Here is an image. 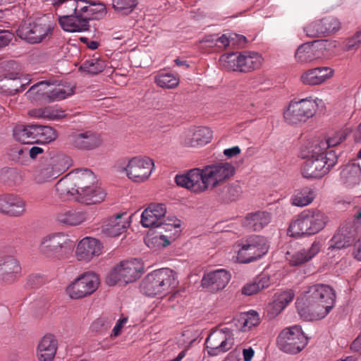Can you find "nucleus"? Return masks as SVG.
I'll use <instances>...</instances> for the list:
<instances>
[{"mask_svg": "<svg viewBox=\"0 0 361 361\" xmlns=\"http://www.w3.org/2000/svg\"><path fill=\"white\" fill-rule=\"evenodd\" d=\"M179 78L171 73H159V87L172 89L179 84Z\"/></svg>", "mask_w": 361, "mask_h": 361, "instance_id": "obj_54", "label": "nucleus"}, {"mask_svg": "<svg viewBox=\"0 0 361 361\" xmlns=\"http://www.w3.org/2000/svg\"><path fill=\"white\" fill-rule=\"evenodd\" d=\"M336 295L329 286L315 284L309 286L297 299L296 308L300 317L306 321L324 318L335 305Z\"/></svg>", "mask_w": 361, "mask_h": 361, "instance_id": "obj_1", "label": "nucleus"}, {"mask_svg": "<svg viewBox=\"0 0 361 361\" xmlns=\"http://www.w3.org/2000/svg\"><path fill=\"white\" fill-rule=\"evenodd\" d=\"M322 244L319 241L314 240L310 247L299 250L288 251L286 252V259L291 266H300L312 259L320 251Z\"/></svg>", "mask_w": 361, "mask_h": 361, "instance_id": "obj_29", "label": "nucleus"}, {"mask_svg": "<svg viewBox=\"0 0 361 361\" xmlns=\"http://www.w3.org/2000/svg\"><path fill=\"white\" fill-rule=\"evenodd\" d=\"M338 42L334 40L304 43L296 49L295 59L298 63L302 65L312 63L318 59L326 57L338 47Z\"/></svg>", "mask_w": 361, "mask_h": 361, "instance_id": "obj_12", "label": "nucleus"}, {"mask_svg": "<svg viewBox=\"0 0 361 361\" xmlns=\"http://www.w3.org/2000/svg\"><path fill=\"white\" fill-rule=\"evenodd\" d=\"M270 284L271 279L269 275L267 273H262L253 281L246 283L243 287L242 293L245 295H252L268 288Z\"/></svg>", "mask_w": 361, "mask_h": 361, "instance_id": "obj_40", "label": "nucleus"}, {"mask_svg": "<svg viewBox=\"0 0 361 361\" xmlns=\"http://www.w3.org/2000/svg\"><path fill=\"white\" fill-rule=\"evenodd\" d=\"M58 349V341L52 334L44 336L39 341L36 356L38 361H53Z\"/></svg>", "mask_w": 361, "mask_h": 361, "instance_id": "obj_31", "label": "nucleus"}, {"mask_svg": "<svg viewBox=\"0 0 361 361\" xmlns=\"http://www.w3.org/2000/svg\"><path fill=\"white\" fill-rule=\"evenodd\" d=\"M27 153V149L15 147L11 149L9 155L13 160L16 161H21Z\"/></svg>", "mask_w": 361, "mask_h": 361, "instance_id": "obj_57", "label": "nucleus"}, {"mask_svg": "<svg viewBox=\"0 0 361 361\" xmlns=\"http://www.w3.org/2000/svg\"><path fill=\"white\" fill-rule=\"evenodd\" d=\"M144 271L143 262L137 258L121 261L116 264L106 276L109 286L118 283L128 284L137 280Z\"/></svg>", "mask_w": 361, "mask_h": 361, "instance_id": "obj_9", "label": "nucleus"}, {"mask_svg": "<svg viewBox=\"0 0 361 361\" xmlns=\"http://www.w3.org/2000/svg\"><path fill=\"white\" fill-rule=\"evenodd\" d=\"M231 275L223 269L205 274L202 279V286L212 290L223 289L229 282Z\"/></svg>", "mask_w": 361, "mask_h": 361, "instance_id": "obj_34", "label": "nucleus"}, {"mask_svg": "<svg viewBox=\"0 0 361 361\" xmlns=\"http://www.w3.org/2000/svg\"><path fill=\"white\" fill-rule=\"evenodd\" d=\"M220 65L228 71H241V53H228L219 59Z\"/></svg>", "mask_w": 361, "mask_h": 361, "instance_id": "obj_49", "label": "nucleus"}, {"mask_svg": "<svg viewBox=\"0 0 361 361\" xmlns=\"http://www.w3.org/2000/svg\"><path fill=\"white\" fill-rule=\"evenodd\" d=\"M68 168V157L57 153L39 164L34 170L32 178L37 184L51 182Z\"/></svg>", "mask_w": 361, "mask_h": 361, "instance_id": "obj_11", "label": "nucleus"}, {"mask_svg": "<svg viewBox=\"0 0 361 361\" xmlns=\"http://www.w3.org/2000/svg\"><path fill=\"white\" fill-rule=\"evenodd\" d=\"M44 152V149L38 146H33L30 149H27V152L32 159H37L39 155L42 154Z\"/></svg>", "mask_w": 361, "mask_h": 361, "instance_id": "obj_64", "label": "nucleus"}, {"mask_svg": "<svg viewBox=\"0 0 361 361\" xmlns=\"http://www.w3.org/2000/svg\"><path fill=\"white\" fill-rule=\"evenodd\" d=\"M324 105L322 99L312 97L291 102L283 111V118L290 124L305 122L315 114L317 108Z\"/></svg>", "mask_w": 361, "mask_h": 361, "instance_id": "obj_8", "label": "nucleus"}, {"mask_svg": "<svg viewBox=\"0 0 361 361\" xmlns=\"http://www.w3.org/2000/svg\"><path fill=\"white\" fill-rule=\"evenodd\" d=\"M146 245L150 248L156 250L158 247V234L156 229H149L145 238Z\"/></svg>", "mask_w": 361, "mask_h": 361, "instance_id": "obj_56", "label": "nucleus"}, {"mask_svg": "<svg viewBox=\"0 0 361 361\" xmlns=\"http://www.w3.org/2000/svg\"><path fill=\"white\" fill-rule=\"evenodd\" d=\"M233 345V334L228 328L212 331L206 339V350L212 356L226 352Z\"/></svg>", "mask_w": 361, "mask_h": 361, "instance_id": "obj_18", "label": "nucleus"}, {"mask_svg": "<svg viewBox=\"0 0 361 361\" xmlns=\"http://www.w3.org/2000/svg\"><path fill=\"white\" fill-rule=\"evenodd\" d=\"M207 190H213L223 185L231 179L235 172L233 164L219 161L202 168Z\"/></svg>", "mask_w": 361, "mask_h": 361, "instance_id": "obj_15", "label": "nucleus"}, {"mask_svg": "<svg viewBox=\"0 0 361 361\" xmlns=\"http://www.w3.org/2000/svg\"><path fill=\"white\" fill-rule=\"evenodd\" d=\"M294 296V292L291 289L276 293L267 307L268 317L274 319L278 316L292 302Z\"/></svg>", "mask_w": 361, "mask_h": 361, "instance_id": "obj_30", "label": "nucleus"}, {"mask_svg": "<svg viewBox=\"0 0 361 361\" xmlns=\"http://www.w3.org/2000/svg\"><path fill=\"white\" fill-rule=\"evenodd\" d=\"M271 220V216L267 212H257L247 216L244 221V225L247 228L253 231H260L268 225Z\"/></svg>", "mask_w": 361, "mask_h": 361, "instance_id": "obj_39", "label": "nucleus"}, {"mask_svg": "<svg viewBox=\"0 0 361 361\" xmlns=\"http://www.w3.org/2000/svg\"><path fill=\"white\" fill-rule=\"evenodd\" d=\"M97 183L94 174L88 169L72 171L62 178L56 184V191L61 198H71L74 192L88 189Z\"/></svg>", "mask_w": 361, "mask_h": 361, "instance_id": "obj_5", "label": "nucleus"}, {"mask_svg": "<svg viewBox=\"0 0 361 361\" xmlns=\"http://www.w3.org/2000/svg\"><path fill=\"white\" fill-rule=\"evenodd\" d=\"M307 338L299 325L284 328L276 338L278 348L289 354L300 353L307 345Z\"/></svg>", "mask_w": 361, "mask_h": 361, "instance_id": "obj_14", "label": "nucleus"}, {"mask_svg": "<svg viewBox=\"0 0 361 361\" xmlns=\"http://www.w3.org/2000/svg\"><path fill=\"white\" fill-rule=\"evenodd\" d=\"M302 166V174L305 178H320L325 176L337 162V156L333 151L326 153L313 145Z\"/></svg>", "mask_w": 361, "mask_h": 361, "instance_id": "obj_3", "label": "nucleus"}, {"mask_svg": "<svg viewBox=\"0 0 361 361\" xmlns=\"http://www.w3.org/2000/svg\"><path fill=\"white\" fill-rule=\"evenodd\" d=\"M267 240L260 235L252 236L233 248V259L239 263H250L260 259L269 250Z\"/></svg>", "mask_w": 361, "mask_h": 361, "instance_id": "obj_7", "label": "nucleus"}, {"mask_svg": "<svg viewBox=\"0 0 361 361\" xmlns=\"http://www.w3.org/2000/svg\"><path fill=\"white\" fill-rule=\"evenodd\" d=\"M176 184L195 192H202L207 190L202 168H195L188 172L176 175Z\"/></svg>", "mask_w": 361, "mask_h": 361, "instance_id": "obj_21", "label": "nucleus"}, {"mask_svg": "<svg viewBox=\"0 0 361 361\" xmlns=\"http://www.w3.org/2000/svg\"><path fill=\"white\" fill-rule=\"evenodd\" d=\"M99 285L98 276L85 272L71 281L65 288L66 295L71 300H80L93 294Z\"/></svg>", "mask_w": 361, "mask_h": 361, "instance_id": "obj_13", "label": "nucleus"}, {"mask_svg": "<svg viewBox=\"0 0 361 361\" xmlns=\"http://www.w3.org/2000/svg\"><path fill=\"white\" fill-rule=\"evenodd\" d=\"M351 242V237L347 235L346 231L343 228L339 231L331 238L329 250L341 249L348 246Z\"/></svg>", "mask_w": 361, "mask_h": 361, "instance_id": "obj_52", "label": "nucleus"}, {"mask_svg": "<svg viewBox=\"0 0 361 361\" xmlns=\"http://www.w3.org/2000/svg\"><path fill=\"white\" fill-rule=\"evenodd\" d=\"M361 43V29L350 38L346 42V49L352 50Z\"/></svg>", "mask_w": 361, "mask_h": 361, "instance_id": "obj_58", "label": "nucleus"}, {"mask_svg": "<svg viewBox=\"0 0 361 361\" xmlns=\"http://www.w3.org/2000/svg\"><path fill=\"white\" fill-rule=\"evenodd\" d=\"M240 148L238 146H234L231 148L225 149L223 154L226 158L231 159L240 154Z\"/></svg>", "mask_w": 361, "mask_h": 361, "instance_id": "obj_63", "label": "nucleus"}, {"mask_svg": "<svg viewBox=\"0 0 361 361\" xmlns=\"http://www.w3.org/2000/svg\"><path fill=\"white\" fill-rule=\"evenodd\" d=\"M347 137V130L341 129L329 134L324 140H321L314 145H317L319 150L326 153L329 147H333L338 145L343 142Z\"/></svg>", "mask_w": 361, "mask_h": 361, "instance_id": "obj_42", "label": "nucleus"}, {"mask_svg": "<svg viewBox=\"0 0 361 361\" xmlns=\"http://www.w3.org/2000/svg\"><path fill=\"white\" fill-rule=\"evenodd\" d=\"M103 245L97 239L85 237L80 240L75 249V256L78 261L88 262L102 254Z\"/></svg>", "mask_w": 361, "mask_h": 361, "instance_id": "obj_23", "label": "nucleus"}, {"mask_svg": "<svg viewBox=\"0 0 361 361\" xmlns=\"http://www.w3.org/2000/svg\"><path fill=\"white\" fill-rule=\"evenodd\" d=\"M141 224L143 227L157 230L158 227V204H151L142 212Z\"/></svg>", "mask_w": 361, "mask_h": 361, "instance_id": "obj_48", "label": "nucleus"}, {"mask_svg": "<svg viewBox=\"0 0 361 361\" xmlns=\"http://www.w3.org/2000/svg\"><path fill=\"white\" fill-rule=\"evenodd\" d=\"M77 14L86 20L87 25H90L91 20L103 18L106 14V8L102 3L80 0Z\"/></svg>", "mask_w": 361, "mask_h": 361, "instance_id": "obj_28", "label": "nucleus"}, {"mask_svg": "<svg viewBox=\"0 0 361 361\" xmlns=\"http://www.w3.org/2000/svg\"><path fill=\"white\" fill-rule=\"evenodd\" d=\"M166 208L159 204V247H166L180 235L181 221L174 216L165 217Z\"/></svg>", "mask_w": 361, "mask_h": 361, "instance_id": "obj_16", "label": "nucleus"}, {"mask_svg": "<svg viewBox=\"0 0 361 361\" xmlns=\"http://www.w3.org/2000/svg\"><path fill=\"white\" fill-rule=\"evenodd\" d=\"M329 221L328 216L317 209L304 210L290 223L288 235L298 238L311 236L322 231Z\"/></svg>", "mask_w": 361, "mask_h": 361, "instance_id": "obj_2", "label": "nucleus"}, {"mask_svg": "<svg viewBox=\"0 0 361 361\" xmlns=\"http://www.w3.org/2000/svg\"><path fill=\"white\" fill-rule=\"evenodd\" d=\"M71 145L81 150H92L99 147L103 142L101 134L87 130L72 134L69 136Z\"/></svg>", "mask_w": 361, "mask_h": 361, "instance_id": "obj_25", "label": "nucleus"}, {"mask_svg": "<svg viewBox=\"0 0 361 361\" xmlns=\"http://www.w3.org/2000/svg\"><path fill=\"white\" fill-rule=\"evenodd\" d=\"M105 67L106 63L104 61L97 57H93L85 61L80 66V69L83 72L94 75L102 72Z\"/></svg>", "mask_w": 361, "mask_h": 361, "instance_id": "obj_51", "label": "nucleus"}, {"mask_svg": "<svg viewBox=\"0 0 361 361\" xmlns=\"http://www.w3.org/2000/svg\"><path fill=\"white\" fill-rule=\"evenodd\" d=\"M35 143L49 144L58 137L56 130L49 126L36 125Z\"/></svg>", "mask_w": 361, "mask_h": 361, "instance_id": "obj_46", "label": "nucleus"}, {"mask_svg": "<svg viewBox=\"0 0 361 361\" xmlns=\"http://www.w3.org/2000/svg\"><path fill=\"white\" fill-rule=\"evenodd\" d=\"M74 192L71 199L86 204H96L103 202L106 197L105 191L96 183L88 189Z\"/></svg>", "mask_w": 361, "mask_h": 361, "instance_id": "obj_33", "label": "nucleus"}, {"mask_svg": "<svg viewBox=\"0 0 361 361\" xmlns=\"http://www.w3.org/2000/svg\"><path fill=\"white\" fill-rule=\"evenodd\" d=\"M56 219L64 226H77L87 219V214L78 209H64L56 214Z\"/></svg>", "mask_w": 361, "mask_h": 361, "instance_id": "obj_36", "label": "nucleus"}, {"mask_svg": "<svg viewBox=\"0 0 361 361\" xmlns=\"http://www.w3.org/2000/svg\"><path fill=\"white\" fill-rule=\"evenodd\" d=\"M135 4V0H112V6L114 10L122 14L130 13Z\"/></svg>", "mask_w": 361, "mask_h": 361, "instance_id": "obj_55", "label": "nucleus"}, {"mask_svg": "<svg viewBox=\"0 0 361 361\" xmlns=\"http://www.w3.org/2000/svg\"><path fill=\"white\" fill-rule=\"evenodd\" d=\"M212 138L213 132L209 128L192 126L181 133L180 142L185 147L200 148L209 144Z\"/></svg>", "mask_w": 361, "mask_h": 361, "instance_id": "obj_17", "label": "nucleus"}, {"mask_svg": "<svg viewBox=\"0 0 361 361\" xmlns=\"http://www.w3.org/2000/svg\"><path fill=\"white\" fill-rule=\"evenodd\" d=\"M59 23L62 30L67 32H83L90 28L86 20L77 13L59 15Z\"/></svg>", "mask_w": 361, "mask_h": 361, "instance_id": "obj_35", "label": "nucleus"}, {"mask_svg": "<svg viewBox=\"0 0 361 361\" xmlns=\"http://www.w3.org/2000/svg\"><path fill=\"white\" fill-rule=\"evenodd\" d=\"M178 281L176 273L170 269H159V295H166L172 293Z\"/></svg>", "mask_w": 361, "mask_h": 361, "instance_id": "obj_37", "label": "nucleus"}, {"mask_svg": "<svg viewBox=\"0 0 361 361\" xmlns=\"http://www.w3.org/2000/svg\"><path fill=\"white\" fill-rule=\"evenodd\" d=\"M141 292L146 296L155 297L158 292V271L149 273L142 281Z\"/></svg>", "mask_w": 361, "mask_h": 361, "instance_id": "obj_44", "label": "nucleus"}, {"mask_svg": "<svg viewBox=\"0 0 361 361\" xmlns=\"http://www.w3.org/2000/svg\"><path fill=\"white\" fill-rule=\"evenodd\" d=\"M80 0H51V4L57 13L63 15L77 13Z\"/></svg>", "mask_w": 361, "mask_h": 361, "instance_id": "obj_50", "label": "nucleus"}, {"mask_svg": "<svg viewBox=\"0 0 361 361\" xmlns=\"http://www.w3.org/2000/svg\"><path fill=\"white\" fill-rule=\"evenodd\" d=\"M45 119L59 121L66 117V111L58 106H49L44 108Z\"/></svg>", "mask_w": 361, "mask_h": 361, "instance_id": "obj_53", "label": "nucleus"}, {"mask_svg": "<svg viewBox=\"0 0 361 361\" xmlns=\"http://www.w3.org/2000/svg\"><path fill=\"white\" fill-rule=\"evenodd\" d=\"M259 322V317L256 312L241 313L236 319L235 325L241 331L246 332Z\"/></svg>", "mask_w": 361, "mask_h": 361, "instance_id": "obj_43", "label": "nucleus"}, {"mask_svg": "<svg viewBox=\"0 0 361 361\" xmlns=\"http://www.w3.org/2000/svg\"><path fill=\"white\" fill-rule=\"evenodd\" d=\"M53 27L51 24L42 20L40 23L30 24L19 30L20 36L30 43H39L51 34Z\"/></svg>", "mask_w": 361, "mask_h": 361, "instance_id": "obj_27", "label": "nucleus"}, {"mask_svg": "<svg viewBox=\"0 0 361 361\" xmlns=\"http://www.w3.org/2000/svg\"><path fill=\"white\" fill-rule=\"evenodd\" d=\"M335 75V70L330 66H317L304 71L300 77V82L309 86H319L326 83Z\"/></svg>", "mask_w": 361, "mask_h": 361, "instance_id": "obj_22", "label": "nucleus"}, {"mask_svg": "<svg viewBox=\"0 0 361 361\" xmlns=\"http://www.w3.org/2000/svg\"><path fill=\"white\" fill-rule=\"evenodd\" d=\"M127 322H128L127 317H123V318L118 319L112 330L111 336H112V337L118 336L121 334V333L122 332L123 329L126 326Z\"/></svg>", "mask_w": 361, "mask_h": 361, "instance_id": "obj_59", "label": "nucleus"}, {"mask_svg": "<svg viewBox=\"0 0 361 361\" xmlns=\"http://www.w3.org/2000/svg\"><path fill=\"white\" fill-rule=\"evenodd\" d=\"M128 214L126 212L118 213L106 219L101 225V233L109 237L121 234L128 225Z\"/></svg>", "mask_w": 361, "mask_h": 361, "instance_id": "obj_26", "label": "nucleus"}, {"mask_svg": "<svg viewBox=\"0 0 361 361\" xmlns=\"http://www.w3.org/2000/svg\"><path fill=\"white\" fill-rule=\"evenodd\" d=\"M19 78L18 73H10L4 78L0 79V92L8 94H15L18 92L23 91V88L17 82Z\"/></svg>", "mask_w": 361, "mask_h": 361, "instance_id": "obj_47", "label": "nucleus"}, {"mask_svg": "<svg viewBox=\"0 0 361 361\" xmlns=\"http://www.w3.org/2000/svg\"><path fill=\"white\" fill-rule=\"evenodd\" d=\"M231 44V32L217 36V47H226Z\"/></svg>", "mask_w": 361, "mask_h": 361, "instance_id": "obj_61", "label": "nucleus"}, {"mask_svg": "<svg viewBox=\"0 0 361 361\" xmlns=\"http://www.w3.org/2000/svg\"><path fill=\"white\" fill-rule=\"evenodd\" d=\"M231 44L242 47L246 43V37L243 35L231 32Z\"/></svg>", "mask_w": 361, "mask_h": 361, "instance_id": "obj_62", "label": "nucleus"}, {"mask_svg": "<svg viewBox=\"0 0 361 361\" xmlns=\"http://www.w3.org/2000/svg\"><path fill=\"white\" fill-rule=\"evenodd\" d=\"M121 171L133 183H141L147 181L154 170L152 159L142 155L126 158L119 166Z\"/></svg>", "mask_w": 361, "mask_h": 361, "instance_id": "obj_10", "label": "nucleus"}, {"mask_svg": "<svg viewBox=\"0 0 361 361\" xmlns=\"http://www.w3.org/2000/svg\"><path fill=\"white\" fill-rule=\"evenodd\" d=\"M73 92L72 85L56 86L49 82L41 81L32 85L25 95L32 102L50 103L64 99Z\"/></svg>", "mask_w": 361, "mask_h": 361, "instance_id": "obj_6", "label": "nucleus"}, {"mask_svg": "<svg viewBox=\"0 0 361 361\" xmlns=\"http://www.w3.org/2000/svg\"><path fill=\"white\" fill-rule=\"evenodd\" d=\"M36 125H23L16 126L13 130V138L23 144L35 143Z\"/></svg>", "mask_w": 361, "mask_h": 361, "instance_id": "obj_38", "label": "nucleus"}, {"mask_svg": "<svg viewBox=\"0 0 361 361\" xmlns=\"http://www.w3.org/2000/svg\"><path fill=\"white\" fill-rule=\"evenodd\" d=\"M23 276V268L20 261L11 255L0 257V282L13 285Z\"/></svg>", "mask_w": 361, "mask_h": 361, "instance_id": "obj_19", "label": "nucleus"}, {"mask_svg": "<svg viewBox=\"0 0 361 361\" xmlns=\"http://www.w3.org/2000/svg\"><path fill=\"white\" fill-rule=\"evenodd\" d=\"M340 180L348 189H351L361 182V167L356 161H352L344 165L340 173Z\"/></svg>", "mask_w": 361, "mask_h": 361, "instance_id": "obj_32", "label": "nucleus"}, {"mask_svg": "<svg viewBox=\"0 0 361 361\" xmlns=\"http://www.w3.org/2000/svg\"><path fill=\"white\" fill-rule=\"evenodd\" d=\"M262 56L256 52L241 53V71H249L259 68L263 63Z\"/></svg>", "mask_w": 361, "mask_h": 361, "instance_id": "obj_45", "label": "nucleus"}, {"mask_svg": "<svg viewBox=\"0 0 361 361\" xmlns=\"http://www.w3.org/2000/svg\"><path fill=\"white\" fill-rule=\"evenodd\" d=\"M341 28L339 20L332 16L324 18L308 24L304 29L306 35L311 37H318L324 34L332 33Z\"/></svg>", "mask_w": 361, "mask_h": 361, "instance_id": "obj_24", "label": "nucleus"}, {"mask_svg": "<svg viewBox=\"0 0 361 361\" xmlns=\"http://www.w3.org/2000/svg\"><path fill=\"white\" fill-rule=\"evenodd\" d=\"M27 212V202L13 193L0 194V213L10 217H20Z\"/></svg>", "mask_w": 361, "mask_h": 361, "instance_id": "obj_20", "label": "nucleus"}, {"mask_svg": "<svg viewBox=\"0 0 361 361\" xmlns=\"http://www.w3.org/2000/svg\"><path fill=\"white\" fill-rule=\"evenodd\" d=\"M316 197V192L313 188L305 187L295 190L290 198L293 205L303 207L310 204Z\"/></svg>", "mask_w": 361, "mask_h": 361, "instance_id": "obj_41", "label": "nucleus"}, {"mask_svg": "<svg viewBox=\"0 0 361 361\" xmlns=\"http://www.w3.org/2000/svg\"><path fill=\"white\" fill-rule=\"evenodd\" d=\"M27 283L32 288H37L44 283V279L41 275L34 274L28 276Z\"/></svg>", "mask_w": 361, "mask_h": 361, "instance_id": "obj_60", "label": "nucleus"}, {"mask_svg": "<svg viewBox=\"0 0 361 361\" xmlns=\"http://www.w3.org/2000/svg\"><path fill=\"white\" fill-rule=\"evenodd\" d=\"M75 247L74 241L64 232H52L43 235L39 243L40 255L50 260H60Z\"/></svg>", "mask_w": 361, "mask_h": 361, "instance_id": "obj_4", "label": "nucleus"}]
</instances>
